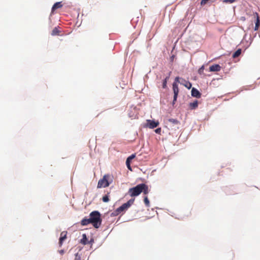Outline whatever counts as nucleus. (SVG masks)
Here are the masks:
<instances>
[{
    "label": "nucleus",
    "instance_id": "obj_10",
    "mask_svg": "<svg viewBox=\"0 0 260 260\" xmlns=\"http://www.w3.org/2000/svg\"><path fill=\"white\" fill-rule=\"evenodd\" d=\"M221 69V67L217 64H213L210 67V72H218Z\"/></svg>",
    "mask_w": 260,
    "mask_h": 260
},
{
    "label": "nucleus",
    "instance_id": "obj_7",
    "mask_svg": "<svg viewBox=\"0 0 260 260\" xmlns=\"http://www.w3.org/2000/svg\"><path fill=\"white\" fill-rule=\"evenodd\" d=\"M67 232H65V231H63V232H62L60 234V238L59 239V246L61 247L62 245V243H63V241L66 239L67 238Z\"/></svg>",
    "mask_w": 260,
    "mask_h": 260
},
{
    "label": "nucleus",
    "instance_id": "obj_25",
    "mask_svg": "<svg viewBox=\"0 0 260 260\" xmlns=\"http://www.w3.org/2000/svg\"><path fill=\"white\" fill-rule=\"evenodd\" d=\"M134 202V199L129 200L128 202L125 203V204H128V208L133 204Z\"/></svg>",
    "mask_w": 260,
    "mask_h": 260
},
{
    "label": "nucleus",
    "instance_id": "obj_14",
    "mask_svg": "<svg viewBox=\"0 0 260 260\" xmlns=\"http://www.w3.org/2000/svg\"><path fill=\"white\" fill-rule=\"evenodd\" d=\"M80 243L83 245H86L88 243V239L85 234L82 235V238L80 240Z\"/></svg>",
    "mask_w": 260,
    "mask_h": 260
},
{
    "label": "nucleus",
    "instance_id": "obj_17",
    "mask_svg": "<svg viewBox=\"0 0 260 260\" xmlns=\"http://www.w3.org/2000/svg\"><path fill=\"white\" fill-rule=\"evenodd\" d=\"M60 32V31L58 30L57 27H55L53 28L51 32V35L52 36H56L59 35V34Z\"/></svg>",
    "mask_w": 260,
    "mask_h": 260
},
{
    "label": "nucleus",
    "instance_id": "obj_26",
    "mask_svg": "<svg viewBox=\"0 0 260 260\" xmlns=\"http://www.w3.org/2000/svg\"><path fill=\"white\" fill-rule=\"evenodd\" d=\"M204 66H202L199 70L198 71V73L199 74H202L203 73V72H204Z\"/></svg>",
    "mask_w": 260,
    "mask_h": 260
},
{
    "label": "nucleus",
    "instance_id": "obj_5",
    "mask_svg": "<svg viewBox=\"0 0 260 260\" xmlns=\"http://www.w3.org/2000/svg\"><path fill=\"white\" fill-rule=\"evenodd\" d=\"M128 208V204L124 203L119 208H118L113 213V214L114 215H117L121 212L126 210Z\"/></svg>",
    "mask_w": 260,
    "mask_h": 260
},
{
    "label": "nucleus",
    "instance_id": "obj_18",
    "mask_svg": "<svg viewBox=\"0 0 260 260\" xmlns=\"http://www.w3.org/2000/svg\"><path fill=\"white\" fill-rule=\"evenodd\" d=\"M241 53V49H238L233 54V57L234 58H235L237 57H238Z\"/></svg>",
    "mask_w": 260,
    "mask_h": 260
},
{
    "label": "nucleus",
    "instance_id": "obj_1",
    "mask_svg": "<svg viewBox=\"0 0 260 260\" xmlns=\"http://www.w3.org/2000/svg\"><path fill=\"white\" fill-rule=\"evenodd\" d=\"M89 216L91 218L93 222V226L96 228H99L101 225L102 219L101 218V214L97 211H94L90 213Z\"/></svg>",
    "mask_w": 260,
    "mask_h": 260
},
{
    "label": "nucleus",
    "instance_id": "obj_8",
    "mask_svg": "<svg viewBox=\"0 0 260 260\" xmlns=\"http://www.w3.org/2000/svg\"><path fill=\"white\" fill-rule=\"evenodd\" d=\"M180 79L181 81H180L179 83H180L181 84L183 85L188 89H190L191 87L192 84L190 82L186 81L184 79L181 78Z\"/></svg>",
    "mask_w": 260,
    "mask_h": 260
},
{
    "label": "nucleus",
    "instance_id": "obj_19",
    "mask_svg": "<svg viewBox=\"0 0 260 260\" xmlns=\"http://www.w3.org/2000/svg\"><path fill=\"white\" fill-rule=\"evenodd\" d=\"M88 224L87 218H84L81 221V224L83 226L87 225Z\"/></svg>",
    "mask_w": 260,
    "mask_h": 260
},
{
    "label": "nucleus",
    "instance_id": "obj_2",
    "mask_svg": "<svg viewBox=\"0 0 260 260\" xmlns=\"http://www.w3.org/2000/svg\"><path fill=\"white\" fill-rule=\"evenodd\" d=\"M110 178V175L109 174L105 175L103 178L99 180L97 188H105L109 186L110 184L111 183L112 180H111V181H109Z\"/></svg>",
    "mask_w": 260,
    "mask_h": 260
},
{
    "label": "nucleus",
    "instance_id": "obj_20",
    "mask_svg": "<svg viewBox=\"0 0 260 260\" xmlns=\"http://www.w3.org/2000/svg\"><path fill=\"white\" fill-rule=\"evenodd\" d=\"M144 202L146 206L149 207L150 206V202L147 197H145L144 199Z\"/></svg>",
    "mask_w": 260,
    "mask_h": 260
},
{
    "label": "nucleus",
    "instance_id": "obj_31",
    "mask_svg": "<svg viewBox=\"0 0 260 260\" xmlns=\"http://www.w3.org/2000/svg\"><path fill=\"white\" fill-rule=\"evenodd\" d=\"M60 253H61L62 254L63 253V250H60Z\"/></svg>",
    "mask_w": 260,
    "mask_h": 260
},
{
    "label": "nucleus",
    "instance_id": "obj_27",
    "mask_svg": "<svg viewBox=\"0 0 260 260\" xmlns=\"http://www.w3.org/2000/svg\"><path fill=\"white\" fill-rule=\"evenodd\" d=\"M75 260H81V256L78 253L75 254Z\"/></svg>",
    "mask_w": 260,
    "mask_h": 260
},
{
    "label": "nucleus",
    "instance_id": "obj_3",
    "mask_svg": "<svg viewBox=\"0 0 260 260\" xmlns=\"http://www.w3.org/2000/svg\"><path fill=\"white\" fill-rule=\"evenodd\" d=\"M142 183L139 184L135 187L131 188L128 190V193L131 197H136L139 196L141 193L142 192Z\"/></svg>",
    "mask_w": 260,
    "mask_h": 260
},
{
    "label": "nucleus",
    "instance_id": "obj_4",
    "mask_svg": "<svg viewBox=\"0 0 260 260\" xmlns=\"http://www.w3.org/2000/svg\"><path fill=\"white\" fill-rule=\"evenodd\" d=\"M177 82H180V78L179 77L175 78V81L173 83V90L174 92L173 104H174L175 102L176 101L179 93V88L177 84Z\"/></svg>",
    "mask_w": 260,
    "mask_h": 260
},
{
    "label": "nucleus",
    "instance_id": "obj_29",
    "mask_svg": "<svg viewBox=\"0 0 260 260\" xmlns=\"http://www.w3.org/2000/svg\"><path fill=\"white\" fill-rule=\"evenodd\" d=\"M155 132L157 134H160L161 132V128H157L155 130Z\"/></svg>",
    "mask_w": 260,
    "mask_h": 260
},
{
    "label": "nucleus",
    "instance_id": "obj_9",
    "mask_svg": "<svg viewBox=\"0 0 260 260\" xmlns=\"http://www.w3.org/2000/svg\"><path fill=\"white\" fill-rule=\"evenodd\" d=\"M191 95L193 97L200 98L201 96V93L195 88H192L191 90Z\"/></svg>",
    "mask_w": 260,
    "mask_h": 260
},
{
    "label": "nucleus",
    "instance_id": "obj_11",
    "mask_svg": "<svg viewBox=\"0 0 260 260\" xmlns=\"http://www.w3.org/2000/svg\"><path fill=\"white\" fill-rule=\"evenodd\" d=\"M255 15L256 18V20L255 22L254 30H257L258 29L259 26L260 25V20L257 13H255Z\"/></svg>",
    "mask_w": 260,
    "mask_h": 260
},
{
    "label": "nucleus",
    "instance_id": "obj_22",
    "mask_svg": "<svg viewBox=\"0 0 260 260\" xmlns=\"http://www.w3.org/2000/svg\"><path fill=\"white\" fill-rule=\"evenodd\" d=\"M236 0H223L222 2L223 3L225 4H232L235 2Z\"/></svg>",
    "mask_w": 260,
    "mask_h": 260
},
{
    "label": "nucleus",
    "instance_id": "obj_12",
    "mask_svg": "<svg viewBox=\"0 0 260 260\" xmlns=\"http://www.w3.org/2000/svg\"><path fill=\"white\" fill-rule=\"evenodd\" d=\"M62 7L61 2H57L55 3L52 8V12H53L55 10L60 8Z\"/></svg>",
    "mask_w": 260,
    "mask_h": 260
},
{
    "label": "nucleus",
    "instance_id": "obj_24",
    "mask_svg": "<svg viewBox=\"0 0 260 260\" xmlns=\"http://www.w3.org/2000/svg\"><path fill=\"white\" fill-rule=\"evenodd\" d=\"M130 162H131V161H130V160L126 159V166H127V168H128L129 170L132 171V168H131V167Z\"/></svg>",
    "mask_w": 260,
    "mask_h": 260
},
{
    "label": "nucleus",
    "instance_id": "obj_13",
    "mask_svg": "<svg viewBox=\"0 0 260 260\" xmlns=\"http://www.w3.org/2000/svg\"><path fill=\"white\" fill-rule=\"evenodd\" d=\"M198 106V101H195L192 103H190L189 105V107L190 109L193 110L196 109Z\"/></svg>",
    "mask_w": 260,
    "mask_h": 260
},
{
    "label": "nucleus",
    "instance_id": "obj_23",
    "mask_svg": "<svg viewBox=\"0 0 260 260\" xmlns=\"http://www.w3.org/2000/svg\"><path fill=\"white\" fill-rule=\"evenodd\" d=\"M102 200L104 202H108L109 201L108 196L106 195L102 198Z\"/></svg>",
    "mask_w": 260,
    "mask_h": 260
},
{
    "label": "nucleus",
    "instance_id": "obj_15",
    "mask_svg": "<svg viewBox=\"0 0 260 260\" xmlns=\"http://www.w3.org/2000/svg\"><path fill=\"white\" fill-rule=\"evenodd\" d=\"M142 188H143V189H142V192H143L144 194H148L149 193L148 186L144 183H142Z\"/></svg>",
    "mask_w": 260,
    "mask_h": 260
},
{
    "label": "nucleus",
    "instance_id": "obj_28",
    "mask_svg": "<svg viewBox=\"0 0 260 260\" xmlns=\"http://www.w3.org/2000/svg\"><path fill=\"white\" fill-rule=\"evenodd\" d=\"M135 157V155L132 154L131 156H129L126 159L131 161Z\"/></svg>",
    "mask_w": 260,
    "mask_h": 260
},
{
    "label": "nucleus",
    "instance_id": "obj_21",
    "mask_svg": "<svg viewBox=\"0 0 260 260\" xmlns=\"http://www.w3.org/2000/svg\"><path fill=\"white\" fill-rule=\"evenodd\" d=\"M169 121L170 122H171V123H172L173 124H177L179 123L178 120H177V119H173V118L169 119Z\"/></svg>",
    "mask_w": 260,
    "mask_h": 260
},
{
    "label": "nucleus",
    "instance_id": "obj_16",
    "mask_svg": "<svg viewBox=\"0 0 260 260\" xmlns=\"http://www.w3.org/2000/svg\"><path fill=\"white\" fill-rule=\"evenodd\" d=\"M170 74H171V72H170L169 73V75L168 76H167L165 79L163 81V82H162V88L165 89L167 88V82L169 80V78H170Z\"/></svg>",
    "mask_w": 260,
    "mask_h": 260
},
{
    "label": "nucleus",
    "instance_id": "obj_30",
    "mask_svg": "<svg viewBox=\"0 0 260 260\" xmlns=\"http://www.w3.org/2000/svg\"><path fill=\"white\" fill-rule=\"evenodd\" d=\"M87 220L88 221L89 224L91 223L93 225V222H92V221L91 220V218L90 217L89 218H87Z\"/></svg>",
    "mask_w": 260,
    "mask_h": 260
},
{
    "label": "nucleus",
    "instance_id": "obj_6",
    "mask_svg": "<svg viewBox=\"0 0 260 260\" xmlns=\"http://www.w3.org/2000/svg\"><path fill=\"white\" fill-rule=\"evenodd\" d=\"M147 126L150 128H154L156 127L159 125V122L158 121H155L154 120H147Z\"/></svg>",
    "mask_w": 260,
    "mask_h": 260
}]
</instances>
